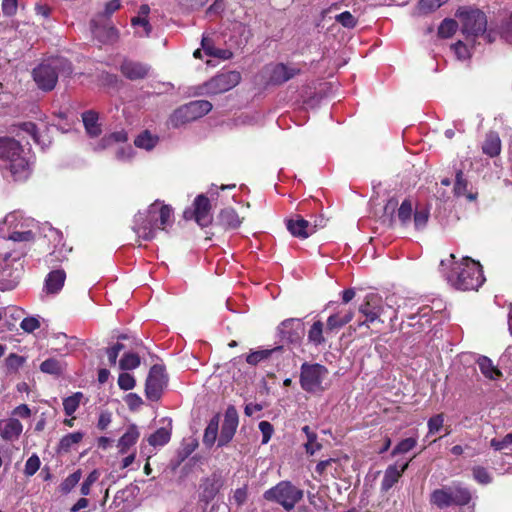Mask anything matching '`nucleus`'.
Returning a JSON list of instances; mask_svg holds the SVG:
<instances>
[{"instance_id":"nucleus-1","label":"nucleus","mask_w":512,"mask_h":512,"mask_svg":"<svg viewBox=\"0 0 512 512\" xmlns=\"http://www.w3.org/2000/svg\"><path fill=\"white\" fill-rule=\"evenodd\" d=\"M172 221L171 207L156 200L147 210L135 215L133 230L139 238L148 241L155 238L157 229L165 230Z\"/></svg>"},{"instance_id":"nucleus-2","label":"nucleus","mask_w":512,"mask_h":512,"mask_svg":"<svg viewBox=\"0 0 512 512\" xmlns=\"http://www.w3.org/2000/svg\"><path fill=\"white\" fill-rule=\"evenodd\" d=\"M456 16L459 19L461 34L472 46L478 43L479 38H483L488 43L495 40L492 31H487V18L482 11L460 8L457 10Z\"/></svg>"},{"instance_id":"nucleus-3","label":"nucleus","mask_w":512,"mask_h":512,"mask_svg":"<svg viewBox=\"0 0 512 512\" xmlns=\"http://www.w3.org/2000/svg\"><path fill=\"white\" fill-rule=\"evenodd\" d=\"M0 167L8 170L16 181L29 177V162L23 156L22 146L13 138L0 137Z\"/></svg>"},{"instance_id":"nucleus-4","label":"nucleus","mask_w":512,"mask_h":512,"mask_svg":"<svg viewBox=\"0 0 512 512\" xmlns=\"http://www.w3.org/2000/svg\"><path fill=\"white\" fill-rule=\"evenodd\" d=\"M448 281L459 290H477L484 282L479 262L468 257L463 258L461 263L453 268Z\"/></svg>"},{"instance_id":"nucleus-5","label":"nucleus","mask_w":512,"mask_h":512,"mask_svg":"<svg viewBox=\"0 0 512 512\" xmlns=\"http://www.w3.org/2000/svg\"><path fill=\"white\" fill-rule=\"evenodd\" d=\"M64 61L59 57H50L43 60L34 68V83L44 92L54 89L58 80V71Z\"/></svg>"},{"instance_id":"nucleus-6","label":"nucleus","mask_w":512,"mask_h":512,"mask_svg":"<svg viewBox=\"0 0 512 512\" xmlns=\"http://www.w3.org/2000/svg\"><path fill=\"white\" fill-rule=\"evenodd\" d=\"M266 500L275 501L285 510H291L302 499L303 491L289 482H280L264 494Z\"/></svg>"},{"instance_id":"nucleus-7","label":"nucleus","mask_w":512,"mask_h":512,"mask_svg":"<svg viewBox=\"0 0 512 512\" xmlns=\"http://www.w3.org/2000/svg\"><path fill=\"white\" fill-rule=\"evenodd\" d=\"M470 493L460 486H446L436 489L431 494V503L443 509L451 505H466L470 501Z\"/></svg>"},{"instance_id":"nucleus-8","label":"nucleus","mask_w":512,"mask_h":512,"mask_svg":"<svg viewBox=\"0 0 512 512\" xmlns=\"http://www.w3.org/2000/svg\"><path fill=\"white\" fill-rule=\"evenodd\" d=\"M212 109V104L206 100L192 101L177 109L171 117L173 126H179L186 122L203 117Z\"/></svg>"},{"instance_id":"nucleus-9","label":"nucleus","mask_w":512,"mask_h":512,"mask_svg":"<svg viewBox=\"0 0 512 512\" xmlns=\"http://www.w3.org/2000/svg\"><path fill=\"white\" fill-rule=\"evenodd\" d=\"M327 369L320 364H303L301 367L300 383L304 390L312 392L321 387L327 376Z\"/></svg>"},{"instance_id":"nucleus-10","label":"nucleus","mask_w":512,"mask_h":512,"mask_svg":"<svg viewBox=\"0 0 512 512\" xmlns=\"http://www.w3.org/2000/svg\"><path fill=\"white\" fill-rule=\"evenodd\" d=\"M241 81V74L237 71L221 73L204 84L207 94H220L234 88Z\"/></svg>"},{"instance_id":"nucleus-11","label":"nucleus","mask_w":512,"mask_h":512,"mask_svg":"<svg viewBox=\"0 0 512 512\" xmlns=\"http://www.w3.org/2000/svg\"><path fill=\"white\" fill-rule=\"evenodd\" d=\"M166 384L164 368L160 365L152 366L146 380V396L150 400H158Z\"/></svg>"},{"instance_id":"nucleus-12","label":"nucleus","mask_w":512,"mask_h":512,"mask_svg":"<svg viewBox=\"0 0 512 512\" xmlns=\"http://www.w3.org/2000/svg\"><path fill=\"white\" fill-rule=\"evenodd\" d=\"M211 205L209 199L203 194L198 195L194 200V210H186L184 212L185 219H192L197 222L201 227H207L212 222V215L210 213Z\"/></svg>"},{"instance_id":"nucleus-13","label":"nucleus","mask_w":512,"mask_h":512,"mask_svg":"<svg viewBox=\"0 0 512 512\" xmlns=\"http://www.w3.org/2000/svg\"><path fill=\"white\" fill-rule=\"evenodd\" d=\"M359 312L365 316V320L359 326H369L370 323L379 320L383 312L381 297L373 293L366 295L364 302L359 306Z\"/></svg>"},{"instance_id":"nucleus-14","label":"nucleus","mask_w":512,"mask_h":512,"mask_svg":"<svg viewBox=\"0 0 512 512\" xmlns=\"http://www.w3.org/2000/svg\"><path fill=\"white\" fill-rule=\"evenodd\" d=\"M281 338L290 343H297L304 335V324L298 318L284 320L279 328Z\"/></svg>"},{"instance_id":"nucleus-15","label":"nucleus","mask_w":512,"mask_h":512,"mask_svg":"<svg viewBox=\"0 0 512 512\" xmlns=\"http://www.w3.org/2000/svg\"><path fill=\"white\" fill-rule=\"evenodd\" d=\"M238 427V413L235 407L229 406L225 412L218 445H226L234 436Z\"/></svg>"},{"instance_id":"nucleus-16","label":"nucleus","mask_w":512,"mask_h":512,"mask_svg":"<svg viewBox=\"0 0 512 512\" xmlns=\"http://www.w3.org/2000/svg\"><path fill=\"white\" fill-rule=\"evenodd\" d=\"M298 72L299 70L295 67L287 66L283 63L271 64L265 67V73L273 84H282L293 78Z\"/></svg>"},{"instance_id":"nucleus-17","label":"nucleus","mask_w":512,"mask_h":512,"mask_svg":"<svg viewBox=\"0 0 512 512\" xmlns=\"http://www.w3.org/2000/svg\"><path fill=\"white\" fill-rule=\"evenodd\" d=\"M287 229L293 236L306 239L316 232V225H312L307 220L297 217L287 221Z\"/></svg>"},{"instance_id":"nucleus-18","label":"nucleus","mask_w":512,"mask_h":512,"mask_svg":"<svg viewBox=\"0 0 512 512\" xmlns=\"http://www.w3.org/2000/svg\"><path fill=\"white\" fill-rule=\"evenodd\" d=\"M150 67L146 64L125 60L121 64L122 74L130 80H139L145 78L149 73Z\"/></svg>"},{"instance_id":"nucleus-19","label":"nucleus","mask_w":512,"mask_h":512,"mask_svg":"<svg viewBox=\"0 0 512 512\" xmlns=\"http://www.w3.org/2000/svg\"><path fill=\"white\" fill-rule=\"evenodd\" d=\"M66 273L62 269L52 270L45 279L43 291L46 294H57L64 286Z\"/></svg>"},{"instance_id":"nucleus-20","label":"nucleus","mask_w":512,"mask_h":512,"mask_svg":"<svg viewBox=\"0 0 512 512\" xmlns=\"http://www.w3.org/2000/svg\"><path fill=\"white\" fill-rule=\"evenodd\" d=\"M23 430L20 421L14 417L0 420V435L6 441L17 439Z\"/></svg>"},{"instance_id":"nucleus-21","label":"nucleus","mask_w":512,"mask_h":512,"mask_svg":"<svg viewBox=\"0 0 512 512\" xmlns=\"http://www.w3.org/2000/svg\"><path fill=\"white\" fill-rule=\"evenodd\" d=\"M409 463H405L400 468H398L396 465H390L385 470L384 477L381 482V488L383 491H388L393 487V485L398 482L399 478L402 476V474L405 472V470L408 468Z\"/></svg>"},{"instance_id":"nucleus-22","label":"nucleus","mask_w":512,"mask_h":512,"mask_svg":"<svg viewBox=\"0 0 512 512\" xmlns=\"http://www.w3.org/2000/svg\"><path fill=\"white\" fill-rule=\"evenodd\" d=\"M51 335L48 321L41 317H34V345L39 349L45 346L44 341Z\"/></svg>"},{"instance_id":"nucleus-23","label":"nucleus","mask_w":512,"mask_h":512,"mask_svg":"<svg viewBox=\"0 0 512 512\" xmlns=\"http://www.w3.org/2000/svg\"><path fill=\"white\" fill-rule=\"evenodd\" d=\"M221 488V481L218 477L213 476L211 478H207L201 484V500L209 503L212 501Z\"/></svg>"},{"instance_id":"nucleus-24","label":"nucleus","mask_w":512,"mask_h":512,"mask_svg":"<svg viewBox=\"0 0 512 512\" xmlns=\"http://www.w3.org/2000/svg\"><path fill=\"white\" fill-rule=\"evenodd\" d=\"M140 437V432L136 425H130L127 431L122 435V437L118 440L117 447L119 449V453L125 454L128 452L130 447H132Z\"/></svg>"},{"instance_id":"nucleus-25","label":"nucleus","mask_w":512,"mask_h":512,"mask_svg":"<svg viewBox=\"0 0 512 512\" xmlns=\"http://www.w3.org/2000/svg\"><path fill=\"white\" fill-rule=\"evenodd\" d=\"M218 221L223 227L227 229H236L242 223V220L238 216L237 212L232 208H225L221 210L218 216Z\"/></svg>"},{"instance_id":"nucleus-26","label":"nucleus","mask_w":512,"mask_h":512,"mask_svg":"<svg viewBox=\"0 0 512 512\" xmlns=\"http://www.w3.org/2000/svg\"><path fill=\"white\" fill-rule=\"evenodd\" d=\"M477 364L481 373L491 380L499 379L502 376V372L493 364L491 359L486 356H480L477 359Z\"/></svg>"},{"instance_id":"nucleus-27","label":"nucleus","mask_w":512,"mask_h":512,"mask_svg":"<svg viewBox=\"0 0 512 512\" xmlns=\"http://www.w3.org/2000/svg\"><path fill=\"white\" fill-rule=\"evenodd\" d=\"M482 150L486 155L490 157H495L500 153L501 140L497 133L490 132L487 134L482 146Z\"/></svg>"},{"instance_id":"nucleus-28","label":"nucleus","mask_w":512,"mask_h":512,"mask_svg":"<svg viewBox=\"0 0 512 512\" xmlns=\"http://www.w3.org/2000/svg\"><path fill=\"white\" fill-rule=\"evenodd\" d=\"M83 124L86 132L91 137H97L101 133L100 125L98 124V115L93 111H87L82 115Z\"/></svg>"},{"instance_id":"nucleus-29","label":"nucleus","mask_w":512,"mask_h":512,"mask_svg":"<svg viewBox=\"0 0 512 512\" xmlns=\"http://www.w3.org/2000/svg\"><path fill=\"white\" fill-rule=\"evenodd\" d=\"M158 140L159 139L157 136L152 135L149 131L146 130L136 137L134 144L138 148L151 150L156 146Z\"/></svg>"},{"instance_id":"nucleus-30","label":"nucleus","mask_w":512,"mask_h":512,"mask_svg":"<svg viewBox=\"0 0 512 512\" xmlns=\"http://www.w3.org/2000/svg\"><path fill=\"white\" fill-rule=\"evenodd\" d=\"M39 368L43 373L50 375H60L63 372L65 366L60 360L56 358H49L43 361Z\"/></svg>"},{"instance_id":"nucleus-31","label":"nucleus","mask_w":512,"mask_h":512,"mask_svg":"<svg viewBox=\"0 0 512 512\" xmlns=\"http://www.w3.org/2000/svg\"><path fill=\"white\" fill-rule=\"evenodd\" d=\"M324 324L318 320L315 321L308 331V341L314 345H321L325 342Z\"/></svg>"},{"instance_id":"nucleus-32","label":"nucleus","mask_w":512,"mask_h":512,"mask_svg":"<svg viewBox=\"0 0 512 512\" xmlns=\"http://www.w3.org/2000/svg\"><path fill=\"white\" fill-rule=\"evenodd\" d=\"M219 428V416H214L208 426L205 429L204 436H203V443L207 446H212L217 438Z\"/></svg>"},{"instance_id":"nucleus-33","label":"nucleus","mask_w":512,"mask_h":512,"mask_svg":"<svg viewBox=\"0 0 512 512\" xmlns=\"http://www.w3.org/2000/svg\"><path fill=\"white\" fill-rule=\"evenodd\" d=\"M170 437V430L162 427L148 437V443L153 447H161L169 442Z\"/></svg>"},{"instance_id":"nucleus-34","label":"nucleus","mask_w":512,"mask_h":512,"mask_svg":"<svg viewBox=\"0 0 512 512\" xmlns=\"http://www.w3.org/2000/svg\"><path fill=\"white\" fill-rule=\"evenodd\" d=\"M132 26L136 29L135 33L139 37H148L152 31V27L147 18L136 16L131 20Z\"/></svg>"},{"instance_id":"nucleus-35","label":"nucleus","mask_w":512,"mask_h":512,"mask_svg":"<svg viewBox=\"0 0 512 512\" xmlns=\"http://www.w3.org/2000/svg\"><path fill=\"white\" fill-rule=\"evenodd\" d=\"M474 47L475 46H472L463 38V40H459L455 44H453L451 46V49L454 51L457 59L467 60L471 57V50Z\"/></svg>"},{"instance_id":"nucleus-36","label":"nucleus","mask_w":512,"mask_h":512,"mask_svg":"<svg viewBox=\"0 0 512 512\" xmlns=\"http://www.w3.org/2000/svg\"><path fill=\"white\" fill-rule=\"evenodd\" d=\"M83 439V433L73 432L65 435L59 443V449L68 452L74 445H77Z\"/></svg>"},{"instance_id":"nucleus-37","label":"nucleus","mask_w":512,"mask_h":512,"mask_svg":"<svg viewBox=\"0 0 512 512\" xmlns=\"http://www.w3.org/2000/svg\"><path fill=\"white\" fill-rule=\"evenodd\" d=\"M413 212L415 211L413 209L412 201L410 199H405L398 209V218L402 225L406 226L410 223Z\"/></svg>"},{"instance_id":"nucleus-38","label":"nucleus","mask_w":512,"mask_h":512,"mask_svg":"<svg viewBox=\"0 0 512 512\" xmlns=\"http://www.w3.org/2000/svg\"><path fill=\"white\" fill-rule=\"evenodd\" d=\"M92 32L95 37L99 38L103 42H113L118 37V31L114 27L103 29L93 27Z\"/></svg>"},{"instance_id":"nucleus-39","label":"nucleus","mask_w":512,"mask_h":512,"mask_svg":"<svg viewBox=\"0 0 512 512\" xmlns=\"http://www.w3.org/2000/svg\"><path fill=\"white\" fill-rule=\"evenodd\" d=\"M457 28V21L453 19H444L438 28V35L442 38H449L456 32Z\"/></svg>"},{"instance_id":"nucleus-40","label":"nucleus","mask_w":512,"mask_h":512,"mask_svg":"<svg viewBox=\"0 0 512 512\" xmlns=\"http://www.w3.org/2000/svg\"><path fill=\"white\" fill-rule=\"evenodd\" d=\"M140 365V358L135 353H126L119 361V367L122 370H132Z\"/></svg>"},{"instance_id":"nucleus-41","label":"nucleus","mask_w":512,"mask_h":512,"mask_svg":"<svg viewBox=\"0 0 512 512\" xmlns=\"http://www.w3.org/2000/svg\"><path fill=\"white\" fill-rule=\"evenodd\" d=\"M429 210L426 207L416 208L414 212V226L417 230H421L426 227L429 219Z\"/></svg>"},{"instance_id":"nucleus-42","label":"nucleus","mask_w":512,"mask_h":512,"mask_svg":"<svg viewBox=\"0 0 512 512\" xmlns=\"http://www.w3.org/2000/svg\"><path fill=\"white\" fill-rule=\"evenodd\" d=\"M127 140V134L124 131H118L105 136L101 139L99 145L95 149H105L113 142H125Z\"/></svg>"},{"instance_id":"nucleus-43","label":"nucleus","mask_w":512,"mask_h":512,"mask_svg":"<svg viewBox=\"0 0 512 512\" xmlns=\"http://www.w3.org/2000/svg\"><path fill=\"white\" fill-rule=\"evenodd\" d=\"M447 1L448 0H420L417 7L420 13L428 14L437 10Z\"/></svg>"},{"instance_id":"nucleus-44","label":"nucleus","mask_w":512,"mask_h":512,"mask_svg":"<svg viewBox=\"0 0 512 512\" xmlns=\"http://www.w3.org/2000/svg\"><path fill=\"white\" fill-rule=\"evenodd\" d=\"M81 398L82 394L80 392H77L74 395L64 399L63 407L66 415L71 416L77 410Z\"/></svg>"},{"instance_id":"nucleus-45","label":"nucleus","mask_w":512,"mask_h":512,"mask_svg":"<svg viewBox=\"0 0 512 512\" xmlns=\"http://www.w3.org/2000/svg\"><path fill=\"white\" fill-rule=\"evenodd\" d=\"M417 444L416 438H406L400 441L392 451V456L404 454L412 450Z\"/></svg>"},{"instance_id":"nucleus-46","label":"nucleus","mask_w":512,"mask_h":512,"mask_svg":"<svg viewBox=\"0 0 512 512\" xmlns=\"http://www.w3.org/2000/svg\"><path fill=\"white\" fill-rule=\"evenodd\" d=\"M81 477V470H76L61 483V491L64 493H69L77 485Z\"/></svg>"},{"instance_id":"nucleus-47","label":"nucleus","mask_w":512,"mask_h":512,"mask_svg":"<svg viewBox=\"0 0 512 512\" xmlns=\"http://www.w3.org/2000/svg\"><path fill=\"white\" fill-rule=\"evenodd\" d=\"M272 352H273V350H269V349L251 352L250 354L247 355L246 361L250 365H256L259 362L269 358V356L272 354Z\"/></svg>"},{"instance_id":"nucleus-48","label":"nucleus","mask_w":512,"mask_h":512,"mask_svg":"<svg viewBox=\"0 0 512 512\" xmlns=\"http://www.w3.org/2000/svg\"><path fill=\"white\" fill-rule=\"evenodd\" d=\"M24 362V357L13 353L10 354L5 361L7 370L10 372L17 371L24 364Z\"/></svg>"},{"instance_id":"nucleus-49","label":"nucleus","mask_w":512,"mask_h":512,"mask_svg":"<svg viewBox=\"0 0 512 512\" xmlns=\"http://www.w3.org/2000/svg\"><path fill=\"white\" fill-rule=\"evenodd\" d=\"M100 472L98 470H93L85 479V481L81 485V494L86 496L89 495L91 486L99 479Z\"/></svg>"},{"instance_id":"nucleus-50","label":"nucleus","mask_w":512,"mask_h":512,"mask_svg":"<svg viewBox=\"0 0 512 512\" xmlns=\"http://www.w3.org/2000/svg\"><path fill=\"white\" fill-rule=\"evenodd\" d=\"M135 379L129 373H121L118 377V385L122 390H131L135 387Z\"/></svg>"},{"instance_id":"nucleus-51","label":"nucleus","mask_w":512,"mask_h":512,"mask_svg":"<svg viewBox=\"0 0 512 512\" xmlns=\"http://www.w3.org/2000/svg\"><path fill=\"white\" fill-rule=\"evenodd\" d=\"M491 447L495 450L501 451L507 449L510 445H512V433L507 434L503 439H492L490 441Z\"/></svg>"},{"instance_id":"nucleus-52","label":"nucleus","mask_w":512,"mask_h":512,"mask_svg":"<svg viewBox=\"0 0 512 512\" xmlns=\"http://www.w3.org/2000/svg\"><path fill=\"white\" fill-rule=\"evenodd\" d=\"M444 417L442 414H437L433 417H431L428 421V434H435L437 433L441 427L443 426Z\"/></svg>"},{"instance_id":"nucleus-53","label":"nucleus","mask_w":512,"mask_h":512,"mask_svg":"<svg viewBox=\"0 0 512 512\" xmlns=\"http://www.w3.org/2000/svg\"><path fill=\"white\" fill-rule=\"evenodd\" d=\"M336 20L344 27L353 28L356 25L355 17L348 11H345L336 16Z\"/></svg>"},{"instance_id":"nucleus-54","label":"nucleus","mask_w":512,"mask_h":512,"mask_svg":"<svg viewBox=\"0 0 512 512\" xmlns=\"http://www.w3.org/2000/svg\"><path fill=\"white\" fill-rule=\"evenodd\" d=\"M343 326L344 324L342 323L341 315L339 313L333 314L327 319L326 332L339 329Z\"/></svg>"},{"instance_id":"nucleus-55","label":"nucleus","mask_w":512,"mask_h":512,"mask_svg":"<svg viewBox=\"0 0 512 512\" xmlns=\"http://www.w3.org/2000/svg\"><path fill=\"white\" fill-rule=\"evenodd\" d=\"M259 429L262 433V443H268L273 434V426L268 421H261L259 423Z\"/></svg>"},{"instance_id":"nucleus-56","label":"nucleus","mask_w":512,"mask_h":512,"mask_svg":"<svg viewBox=\"0 0 512 512\" xmlns=\"http://www.w3.org/2000/svg\"><path fill=\"white\" fill-rule=\"evenodd\" d=\"M467 183L466 180L463 178V173L461 171H458L456 174V182L454 185V192L456 195L461 196L464 195L466 192Z\"/></svg>"},{"instance_id":"nucleus-57","label":"nucleus","mask_w":512,"mask_h":512,"mask_svg":"<svg viewBox=\"0 0 512 512\" xmlns=\"http://www.w3.org/2000/svg\"><path fill=\"white\" fill-rule=\"evenodd\" d=\"M473 476L479 483L482 484H487L491 481L489 473L483 467H475L473 469Z\"/></svg>"},{"instance_id":"nucleus-58","label":"nucleus","mask_w":512,"mask_h":512,"mask_svg":"<svg viewBox=\"0 0 512 512\" xmlns=\"http://www.w3.org/2000/svg\"><path fill=\"white\" fill-rule=\"evenodd\" d=\"M2 11L6 16H12L17 11V0H2Z\"/></svg>"},{"instance_id":"nucleus-59","label":"nucleus","mask_w":512,"mask_h":512,"mask_svg":"<svg viewBox=\"0 0 512 512\" xmlns=\"http://www.w3.org/2000/svg\"><path fill=\"white\" fill-rule=\"evenodd\" d=\"M201 46L204 52L209 56H212V52H214L216 49L214 41L208 35H203Z\"/></svg>"},{"instance_id":"nucleus-60","label":"nucleus","mask_w":512,"mask_h":512,"mask_svg":"<svg viewBox=\"0 0 512 512\" xmlns=\"http://www.w3.org/2000/svg\"><path fill=\"white\" fill-rule=\"evenodd\" d=\"M32 237V234L29 230L19 231L15 230L9 235V239L13 241H29Z\"/></svg>"},{"instance_id":"nucleus-61","label":"nucleus","mask_w":512,"mask_h":512,"mask_svg":"<svg viewBox=\"0 0 512 512\" xmlns=\"http://www.w3.org/2000/svg\"><path fill=\"white\" fill-rule=\"evenodd\" d=\"M501 37L506 42H512V15L510 16L509 20L503 24L502 31H501Z\"/></svg>"},{"instance_id":"nucleus-62","label":"nucleus","mask_w":512,"mask_h":512,"mask_svg":"<svg viewBox=\"0 0 512 512\" xmlns=\"http://www.w3.org/2000/svg\"><path fill=\"white\" fill-rule=\"evenodd\" d=\"M31 414V410L26 404H21L17 406L13 412L12 415L15 417H21V418H28Z\"/></svg>"},{"instance_id":"nucleus-63","label":"nucleus","mask_w":512,"mask_h":512,"mask_svg":"<svg viewBox=\"0 0 512 512\" xmlns=\"http://www.w3.org/2000/svg\"><path fill=\"white\" fill-rule=\"evenodd\" d=\"M247 499L246 488H238L235 490L233 500L237 505H242Z\"/></svg>"},{"instance_id":"nucleus-64","label":"nucleus","mask_w":512,"mask_h":512,"mask_svg":"<svg viewBox=\"0 0 512 512\" xmlns=\"http://www.w3.org/2000/svg\"><path fill=\"white\" fill-rule=\"evenodd\" d=\"M111 423V414L109 412H102L98 419V428L100 430L106 429Z\"/></svg>"}]
</instances>
